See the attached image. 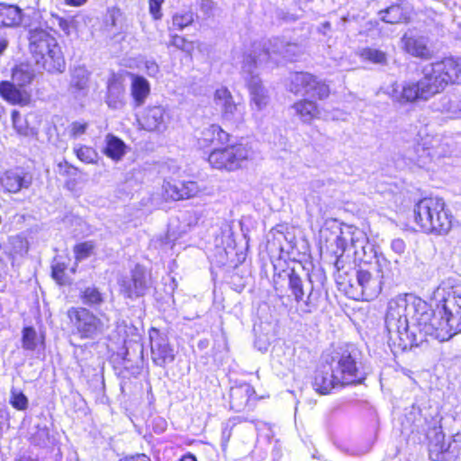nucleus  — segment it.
<instances>
[{
	"label": "nucleus",
	"mask_w": 461,
	"mask_h": 461,
	"mask_svg": "<svg viewBox=\"0 0 461 461\" xmlns=\"http://www.w3.org/2000/svg\"><path fill=\"white\" fill-rule=\"evenodd\" d=\"M215 104L221 109V116L230 122H237L242 119V112L226 87H221L214 93Z\"/></svg>",
	"instance_id": "15"
},
{
	"label": "nucleus",
	"mask_w": 461,
	"mask_h": 461,
	"mask_svg": "<svg viewBox=\"0 0 461 461\" xmlns=\"http://www.w3.org/2000/svg\"><path fill=\"white\" fill-rule=\"evenodd\" d=\"M368 241V238L363 230L347 226L341 229L339 235L335 240L338 248L335 253L340 252L342 255L346 249H353L356 258L358 254H361Z\"/></svg>",
	"instance_id": "12"
},
{
	"label": "nucleus",
	"mask_w": 461,
	"mask_h": 461,
	"mask_svg": "<svg viewBox=\"0 0 461 461\" xmlns=\"http://www.w3.org/2000/svg\"><path fill=\"white\" fill-rule=\"evenodd\" d=\"M106 104L113 110H120L125 104V90L122 82L113 77L108 81Z\"/></svg>",
	"instance_id": "20"
},
{
	"label": "nucleus",
	"mask_w": 461,
	"mask_h": 461,
	"mask_svg": "<svg viewBox=\"0 0 461 461\" xmlns=\"http://www.w3.org/2000/svg\"><path fill=\"white\" fill-rule=\"evenodd\" d=\"M141 127L149 131L166 130L168 116L162 106L148 107L138 120Z\"/></svg>",
	"instance_id": "16"
},
{
	"label": "nucleus",
	"mask_w": 461,
	"mask_h": 461,
	"mask_svg": "<svg viewBox=\"0 0 461 461\" xmlns=\"http://www.w3.org/2000/svg\"><path fill=\"white\" fill-rule=\"evenodd\" d=\"M16 461H38L37 459L32 458L29 456H22L20 458H18Z\"/></svg>",
	"instance_id": "59"
},
{
	"label": "nucleus",
	"mask_w": 461,
	"mask_h": 461,
	"mask_svg": "<svg viewBox=\"0 0 461 461\" xmlns=\"http://www.w3.org/2000/svg\"><path fill=\"white\" fill-rule=\"evenodd\" d=\"M414 221L422 231L438 236L447 235L453 227V215L442 198L425 197L413 209Z\"/></svg>",
	"instance_id": "5"
},
{
	"label": "nucleus",
	"mask_w": 461,
	"mask_h": 461,
	"mask_svg": "<svg viewBox=\"0 0 461 461\" xmlns=\"http://www.w3.org/2000/svg\"><path fill=\"white\" fill-rule=\"evenodd\" d=\"M5 113L4 107L0 104V118L2 117V114Z\"/></svg>",
	"instance_id": "61"
},
{
	"label": "nucleus",
	"mask_w": 461,
	"mask_h": 461,
	"mask_svg": "<svg viewBox=\"0 0 461 461\" xmlns=\"http://www.w3.org/2000/svg\"><path fill=\"white\" fill-rule=\"evenodd\" d=\"M424 145L429 147L433 158L448 156L452 152L450 140L442 135L423 137Z\"/></svg>",
	"instance_id": "22"
},
{
	"label": "nucleus",
	"mask_w": 461,
	"mask_h": 461,
	"mask_svg": "<svg viewBox=\"0 0 461 461\" xmlns=\"http://www.w3.org/2000/svg\"><path fill=\"white\" fill-rule=\"evenodd\" d=\"M446 110H447V112H449V113H455L454 111H452V110H451V108H450V107H447V108H446Z\"/></svg>",
	"instance_id": "63"
},
{
	"label": "nucleus",
	"mask_w": 461,
	"mask_h": 461,
	"mask_svg": "<svg viewBox=\"0 0 461 461\" xmlns=\"http://www.w3.org/2000/svg\"><path fill=\"white\" fill-rule=\"evenodd\" d=\"M8 46V40L5 37H0V58L4 55Z\"/></svg>",
	"instance_id": "55"
},
{
	"label": "nucleus",
	"mask_w": 461,
	"mask_h": 461,
	"mask_svg": "<svg viewBox=\"0 0 461 461\" xmlns=\"http://www.w3.org/2000/svg\"><path fill=\"white\" fill-rule=\"evenodd\" d=\"M58 24L59 28L67 34L69 35L71 29L74 27V19H65L58 17Z\"/></svg>",
	"instance_id": "51"
},
{
	"label": "nucleus",
	"mask_w": 461,
	"mask_h": 461,
	"mask_svg": "<svg viewBox=\"0 0 461 461\" xmlns=\"http://www.w3.org/2000/svg\"><path fill=\"white\" fill-rule=\"evenodd\" d=\"M240 392H241L240 389H232L230 395H231V397H233L234 395H238Z\"/></svg>",
	"instance_id": "60"
},
{
	"label": "nucleus",
	"mask_w": 461,
	"mask_h": 461,
	"mask_svg": "<svg viewBox=\"0 0 461 461\" xmlns=\"http://www.w3.org/2000/svg\"><path fill=\"white\" fill-rule=\"evenodd\" d=\"M89 72L84 67H76L71 71L68 91L76 98L84 97L89 89Z\"/></svg>",
	"instance_id": "19"
},
{
	"label": "nucleus",
	"mask_w": 461,
	"mask_h": 461,
	"mask_svg": "<svg viewBox=\"0 0 461 461\" xmlns=\"http://www.w3.org/2000/svg\"><path fill=\"white\" fill-rule=\"evenodd\" d=\"M50 432L46 427H38L37 431L33 434V442L37 445H45L49 440Z\"/></svg>",
	"instance_id": "47"
},
{
	"label": "nucleus",
	"mask_w": 461,
	"mask_h": 461,
	"mask_svg": "<svg viewBox=\"0 0 461 461\" xmlns=\"http://www.w3.org/2000/svg\"><path fill=\"white\" fill-rule=\"evenodd\" d=\"M375 256V252L374 249V246L370 244L368 241L365 249L361 251V254H358L355 258L356 260H359L365 263L371 261V259Z\"/></svg>",
	"instance_id": "48"
},
{
	"label": "nucleus",
	"mask_w": 461,
	"mask_h": 461,
	"mask_svg": "<svg viewBox=\"0 0 461 461\" xmlns=\"http://www.w3.org/2000/svg\"><path fill=\"white\" fill-rule=\"evenodd\" d=\"M9 241L11 244L10 255L13 258H15L17 256L22 257L28 252V241L24 238L21 236H14L10 238Z\"/></svg>",
	"instance_id": "37"
},
{
	"label": "nucleus",
	"mask_w": 461,
	"mask_h": 461,
	"mask_svg": "<svg viewBox=\"0 0 461 461\" xmlns=\"http://www.w3.org/2000/svg\"><path fill=\"white\" fill-rule=\"evenodd\" d=\"M422 74V77L417 82L392 84L386 94L393 103L401 105L429 100L448 85L461 84V58H446L429 64L424 67Z\"/></svg>",
	"instance_id": "2"
},
{
	"label": "nucleus",
	"mask_w": 461,
	"mask_h": 461,
	"mask_svg": "<svg viewBox=\"0 0 461 461\" xmlns=\"http://www.w3.org/2000/svg\"><path fill=\"white\" fill-rule=\"evenodd\" d=\"M65 3L70 6H81L85 5L88 0H64Z\"/></svg>",
	"instance_id": "56"
},
{
	"label": "nucleus",
	"mask_w": 461,
	"mask_h": 461,
	"mask_svg": "<svg viewBox=\"0 0 461 461\" xmlns=\"http://www.w3.org/2000/svg\"><path fill=\"white\" fill-rule=\"evenodd\" d=\"M405 247V242L401 239H394L391 243L392 249L399 255L404 252Z\"/></svg>",
	"instance_id": "52"
},
{
	"label": "nucleus",
	"mask_w": 461,
	"mask_h": 461,
	"mask_svg": "<svg viewBox=\"0 0 461 461\" xmlns=\"http://www.w3.org/2000/svg\"><path fill=\"white\" fill-rule=\"evenodd\" d=\"M402 42L405 51L411 56L421 59H429L431 57L426 38L421 36H404Z\"/></svg>",
	"instance_id": "23"
},
{
	"label": "nucleus",
	"mask_w": 461,
	"mask_h": 461,
	"mask_svg": "<svg viewBox=\"0 0 461 461\" xmlns=\"http://www.w3.org/2000/svg\"><path fill=\"white\" fill-rule=\"evenodd\" d=\"M288 285L297 303L299 311L308 314L317 310L321 294L313 289L310 278L305 283L294 270H291L288 274Z\"/></svg>",
	"instance_id": "9"
},
{
	"label": "nucleus",
	"mask_w": 461,
	"mask_h": 461,
	"mask_svg": "<svg viewBox=\"0 0 461 461\" xmlns=\"http://www.w3.org/2000/svg\"><path fill=\"white\" fill-rule=\"evenodd\" d=\"M405 157L420 167H424L433 159L429 147L424 145L423 137L420 142L406 150Z\"/></svg>",
	"instance_id": "24"
},
{
	"label": "nucleus",
	"mask_w": 461,
	"mask_h": 461,
	"mask_svg": "<svg viewBox=\"0 0 461 461\" xmlns=\"http://www.w3.org/2000/svg\"><path fill=\"white\" fill-rule=\"evenodd\" d=\"M184 216L185 217H189V218L193 219V223L190 222V223H188L189 225H191V224L194 225V224L197 223V218L195 217L194 214L188 212V213H185Z\"/></svg>",
	"instance_id": "58"
},
{
	"label": "nucleus",
	"mask_w": 461,
	"mask_h": 461,
	"mask_svg": "<svg viewBox=\"0 0 461 461\" xmlns=\"http://www.w3.org/2000/svg\"><path fill=\"white\" fill-rule=\"evenodd\" d=\"M283 47L278 39L267 42H255L251 50L243 55L241 75L249 89L252 110L262 111L269 103L268 91L258 74V65L270 59L272 53L283 54Z\"/></svg>",
	"instance_id": "3"
},
{
	"label": "nucleus",
	"mask_w": 461,
	"mask_h": 461,
	"mask_svg": "<svg viewBox=\"0 0 461 461\" xmlns=\"http://www.w3.org/2000/svg\"><path fill=\"white\" fill-rule=\"evenodd\" d=\"M358 56L364 61L376 65H386L388 62L387 54L380 50L366 47L359 50Z\"/></svg>",
	"instance_id": "32"
},
{
	"label": "nucleus",
	"mask_w": 461,
	"mask_h": 461,
	"mask_svg": "<svg viewBox=\"0 0 461 461\" xmlns=\"http://www.w3.org/2000/svg\"><path fill=\"white\" fill-rule=\"evenodd\" d=\"M181 189L183 199L192 198L200 192L197 183L194 181L181 182Z\"/></svg>",
	"instance_id": "46"
},
{
	"label": "nucleus",
	"mask_w": 461,
	"mask_h": 461,
	"mask_svg": "<svg viewBox=\"0 0 461 461\" xmlns=\"http://www.w3.org/2000/svg\"><path fill=\"white\" fill-rule=\"evenodd\" d=\"M95 245L92 241H86L75 246L74 253L76 259L81 261L90 257L94 251Z\"/></svg>",
	"instance_id": "41"
},
{
	"label": "nucleus",
	"mask_w": 461,
	"mask_h": 461,
	"mask_svg": "<svg viewBox=\"0 0 461 461\" xmlns=\"http://www.w3.org/2000/svg\"><path fill=\"white\" fill-rule=\"evenodd\" d=\"M35 72L33 68L27 63H21L12 70V81L20 87H24L33 81Z\"/></svg>",
	"instance_id": "28"
},
{
	"label": "nucleus",
	"mask_w": 461,
	"mask_h": 461,
	"mask_svg": "<svg viewBox=\"0 0 461 461\" xmlns=\"http://www.w3.org/2000/svg\"><path fill=\"white\" fill-rule=\"evenodd\" d=\"M0 95L8 103L21 106L30 104L32 101L31 92L11 81L0 82Z\"/></svg>",
	"instance_id": "17"
},
{
	"label": "nucleus",
	"mask_w": 461,
	"mask_h": 461,
	"mask_svg": "<svg viewBox=\"0 0 461 461\" xmlns=\"http://www.w3.org/2000/svg\"><path fill=\"white\" fill-rule=\"evenodd\" d=\"M164 195L166 199L174 201L183 200L181 182L170 183L167 182L163 185Z\"/></svg>",
	"instance_id": "40"
},
{
	"label": "nucleus",
	"mask_w": 461,
	"mask_h": 461,
	"mask_svg": "<svg viewBox=\"0 0 461 461\" xmlns=\"http://www.w3.org/2000/svg\"><path fill=\"white\" fill-rule=\"evenodd\" d=\"M32 183V175L19 170H8L0 178V187L2 186L9 193H18L23 188L27 189Z\"/></svg>",
	"instance_id": "18"
},
{
	"label": "nucleus",
	"mask_w": 461,
	"mask_h": 461,
	"mask_svg": "<svg viewBox=\"0 0 461 461\" xmlns=\"http://www.w3.org/2000/svg\"><path fill=\"white\" fill-rule=\"evenodd\" d=\"M229 140V134L224 131L219 125L212 124L202 131L200 141L203 145H210L214 143H225Z\"/></svg>",
	"instance_id": "30"
},
{
	"label": "nucleus",
	"mask_w": 461,
	"mask_h": 461,
	"mask_svg": "<svg viewBox=\"0 0 461 461\" xmlns=\"http://www.w3.org/2000/svg\"><path fill=\"white\" fill-rule=\"evenodd\" d=\"M104 154L114 161H119L125 154V144L119 138L108 134L105 139Z\"/></svg>",
	"instance_id": "31"
},
{
	"label": "nucleus",
	"mask_w": 461,
	"mask_h": 461,
	"mask_svg": "<svg viewBox=\"0 0 461 461\" xmlns=\"http://www.w3.org/2000/svg\"><path fill=\"white\" fill-rule=\"evenodd\" d=\"M292 109L300 120L304 123H310L312 120L318 118L320 114L317 104L310 100L303 99L294 103Z\"/></svg>",
	"instance_id": "26"
},
{
	"label": "nucleus",
	"mask_w": 461,
	"mask_h": 461,
	"mask_svg": "<svg viewBox=\"0 0 461 461\" xmlns=\"http://www.w3.org/2000/svg\"><path fill=\"white\" fill-rule=\"evenodd\" d=\"M445 291V288L444 287H438V294H440V291Z\"/></svg>",
	"instance_id": "62"
},
{
	"label": "nucleus",
	"mask_w": 461,
	"mask_h": 461,
	"mask_svg": "<svg viewBox=\"0 0 461 461\" xmlns=\"http://www.w3.org/2000/svg\"><path fill=\"white\" fill-rule=\"evenodd\" d=\"M405 420L410 427L416 429L422 428L426 424V419L423 418L420 408L414 404L405 413Z\"/></svg>",
	"instance_id": "35"
},
{
	"label": "nucleus",
	"mask_w": 461,
	"mask_h": 461,
	"mask_svg": "<svg viewBox=\"0 0 461 461\" xmlns=\"http://www.w3.org/2000/svg\"><path fill=\"white\" fill-rule=\"evenodd\" d=\"M29 49L36 64L49 73H62L66 62L56 39L42 29L30 32Z\"/></svg>",
	"instance_id": "6"
},
{
	"label": "nucleus",
	"mask_w": 461,
	"mask_h": 461,
	"mask_svg": "<svg viewBox=\"0 0 461 461\" xmlns=\"http://www.w3.org/2000/svg\"><path fill=\"white\" fill-rule=\"evenodd\" d=\"M151 359L155 365L165 366L175 359V353L169 345L167 339L159 334L158 330L153 329L149 334Z\"/></svg>",
	"instance_id": "14"
},
{
	"label": "nucleus",
	"mask_w": 461,
	"mask_h": 461,
	"mask_svg": "<svg viewBox=\"0 0 461 461\" xmlns=\"http://www.w3.org/2000/svg\"><path fill=\"white\" fill-rule=\"evenodd\" d=\"M146 69L149 76H156L159 71L158 66L153 61H148L146 63Z\"/></svg>",
	"instance_id": "53"
},
{
	"label": "nucleus",
	"mask_w": 461,
	"mask_h": 461,
	"mask_svg": "<svg viewBox=\"0 0 461 461\" xmlns=\"http://www.w3.org/2000/svg\"><path fill=\"white\" fill-rule=\"evenodd\" d=\"M82 303L89 307H97L104 303V296L98 288L89 286L80 292Z\"/></svg>",
	"instance_id": "33"
},
{
	"label": "nucleus",
	"mask_w": 461,
	"mask_h": 461,
	"mask_svg": "<svg viewBox=\"0 0 461 461\" xmlns=\"http://www.w3.org/2000/svg\"><path fill=\"white\" fill-rule=\"evenodd\" d=\"M23 21L22 10L16 6L0 4V27H14Z\"/></svg>",
	"instance_id": "27"
},
{
	"label": "nucleus",
	"mask_w": 461,
	"mask_h": 461,
	"mask_svg": "<svg viewBox=\"0 0 461 461\" xmlns=\"http://www.w3.org/2000/svg\"><path fill=\"white\" fill-rule=\"evenodd\" d=\"M87 128L86 123H81L75 122L71 124L70 127V136L74 139H77L78 136L84 134Z\"/></svg>",
	"instance_id": "50"
},
{
	"label": "nucleus",
	"mask_w": 461,
	"mask_h": 461,
	"mask_svg": "<svg viewBox=\"0 0 461 461\" xmlns=\"http://www.w3.org/2000/svg\"><path fill=\"white\" fill-rule=\"evenodd\" d=\"M72 333L81 339H94L104 333L107 325L94 312L85 307H71L67 312Z\"/></svg>",
	"instance_id": "7"
},
{
	"label": "nucleus",
	"mask_w": 461,
	"mask_h": 461,
	"mask_svg": "<svg viewBox=\"0 0 461 461\" xmlns=\"http://www.w3.org/2000/svg\"><path fill=\"white\" fill-rule=\"evenodd\" d=\"M43 342V339L39 337L36 330L32 327H25L23 330L22 347L25 350L33 351L40 343Z\"/></svg>",
	"instance_id": "34"
},
{
	"label": "nucleus",
	"mask_w": 461,
	"mask_h": 461,
	"mask_svg": "<svg viewBox=\"0 0 461 461\" xmlns=\"http://www.w3.org/2000/svg\"><path fill=\"white\" fill-rule=\"evenodd\" d=\"M164 0H149V8L150 14L154 17V19H160L162 14L160 12V6Z\"/></svg>",
	"instance_id": "49"
},
{
	"label": "nucleus",
	"mask_w": 461,
	"mask_h": 461,
	"mask_svg": "<svg viewBox=\"0 0 461 461\" xmlns=\"http://www.w3.org/2000/svg\"><path fill=\"white\" fill-rule=\"evenodd\" d=\"M312 385L316 392L326 394L336 385H340V383L335 379L334 372L331 369V374L325 371H317Z\"/></svg>",
	"instance_id": "29"
},
{
	"label": "nucleus",
	"mask_w": 461,
	"mask_h": 461,
	"mask_svg": "<svg viewBox=\"0 0 461 461\" xmlns=\"http://www.w3.org/2000/svg\"><path fill=\"white\" fill-rule=\"evenodd\" d=\"M167 46H173L182 51L191 53L194 50L193 42L188 41L185 38L174 34L170 36Z\"/></svg>",
	"instance_id": "42"
},
{
	"label": "nucleus",
	"mask_w": 461,
	"mask_h": 461,
	"mask_svg": "<svg viewBox=\"0 0 461 461\" xmlns=\"http://www.w3.org/2000/svg\"><path fill=\"white\" fill-rule=\"evenodd\" d=\"M431 310L428 304L412 294L398 295L388 303L385 328L388 342L400 350L418 346L433 328L427 325Z\"/></svg>",
	"instance_id": "1"
},
{
	"label": "nucleus",
	"mask_w": 461,
	"mask_h": 461,
	"mask_svg": "<svg viewBox=\"0 0 461 461\" xmlns=\"http://www.w3.org/2000/svg\"><path fill=\"white\" fill-rule=\"evenodd\" d=\"M381 19L388 23H399L405 18L402 10L399 5H391L386 9L379 12Z\"/></svg>",
	"instance_id": "36"
},
{
	"label": "nucleus",
	"mask_w": 461,
	"mask_h": 461,
	"mask_svg": "<svg viewBox=\"0 0 461 461\" xmlns=\"http://www.w3.org/2000/svg\"><path fill=\"white\" fill-rule=\"evenodd\" d=\"M120 461H150V459L146 455L140 454L135 456L126 457L125 459H122Z\"/></svg>",
	"instance_id": "54"
},
{
	"label": "nucleus",
	"mask_w": 461,
	"mask_h": 461,
	"mask_svg": "<svg viewBox=\"0 0 461 461\" xmlns=\"http://www.w3.org/2000/svg\"><path fill=\"white\" fill-rule=\"evenodd\" d=\"M315 76L307 72H296L291 76L289 90L296 95L312 93Z\"/></svg>",
	"instance_id": "25"
},
{
	"label": "nucleus",
	"mask_w": 461,
	"mask_h": 461,
	"mask_svg": "<svg viewBox=\"0 0 461 461\" xmlns=\"http://www.w3.org/2000/svg\"><path fill=\"white\" fill-rule=\"evenodd\" d=\"M429 456L433 461H456V456L450 453L448 449H444L443 446L440 447L435 446L430 448Z\"/></svg>",
	"instance_id": "43"
},
{
	"label": "nucleus",
	"mask_w": 461,
	"mask_h": 461,
	"mask_svg": "<svg viewBox=\"0 0 461 461\" xmlns=\"http://www.w3.org/2000/svg\"><path fill=\"white\" fill-rule=\"evenodd\" d=\"M120 292L127 298L133 299L143 296L150 286L149 276L145 268L135 266L130 276L119 280Z\"/></svg>",
	"instance_id": "11"
},
{
	"label": "nucleus",
	"mask_w": 461,
	"mask_h": 461,
	"mask_svg": "<svg viewBox=\"0 0 461 461\" xmlns=\"http://www.w3.org/2000/svg\"><path fill=\"white\" fill-rule=\"evenodd\" d=\"M253 151L246 145L237 144L213 149L209 157L210 165L219 170L234 171L252 158Z\"/></svg>",
	"instance_id": "8"
},
{
	"label": "nucleus",
	"mask_w": 461,
	"mask_h": 461,
	"mask_svg": "<svg viewBox=\"0 0 461 461\" xmlns=\"http://www.w3.org/2000/svg\"><path fill=\"white\" fill-rule=\"evenodd\" d=\"M179 461H197L194 456L188 454L184 456Z\"/></svg>",
	"instance_id": "57"
},
{
	"label": "nucleus",
	"mask_w": 461,
	"mask_h": 461,
	"mask_svg": "<svg viewBox=\"0 0 461 461\" xmlns=\"http://www.w3.org/2000/svg\"><path fill=\"white\" fill-rule=\"evenodd\" d=\"M377 266L368 269L360 268L356 273V281L363 300L370 301L377 297L382 291V279L384 274L382 270L383 266L386 265V260L377 259Z\"/></svg>",
	"instance_id": "10"
},
{
	"label": "nucleus",
	"mask_w": 461,
	"mask_h": 461,
	"mask_svg": "<svg viewBox=\"0 0 461 461\" xmlns=\"http://www.w3.org/2000/svg\"><path fill=\"white\" fill-rule=\"evenodd\" d=\"M330 95V87L324 82L319 80L316 77H314V83L312 85V93L310 94L312 96H316L319 99L327 98Z\"/></svg>",
	"instance_id": "45"
},
{
	"label": "nucleus",
	"mask_w": 461,
	"mask_h": 461,
	"mask_svg": "<svg viewBox=\"0 0 461 461\" xmlns=\"http://www.w3.org/2000/svg\"><path fill=\"white\" fill-rule=\"evenodd\" d=\"M131 77V95L133 100L135 107H140L144 104L147 97L150 94V86L149 81L139 75L130 74Z\"/></svg>",
	"instance_id": "21"
},
{
	"label": "nucleus",
	"mask_w": 461,
	"mask_h": 461,
	"mask_svg": "<svg viewBox=\"0 0 461 461\" xmlns=\"http://www.w3.org/2000/svg\"><path fill=\"white\" fill-rule=\"evenodd\" d=\"M447 295L442 294L438 312L431 311L430 320L427 322L433 328L427 336L446 341L461 332V286L449 288Z\"/></svg>",
	"instance_id": "4"
},
{
	"label": "nucleus",
	"mask_w": 461,
	"mask_h": 461,
	"mask_svg": "<svg viewBox=\"0 0 461 461\" xmlns=\"http://www.w3.org/2000/svg\"><path fill=\"white\" fill-rule=\"evenodd\" d=\"M194 14L191 11L184 13H176L172 18V25L175 29L182 31L188 25L192 24Z\"/></svg>",
	"instance_id": "38"
},
{
	"label": "nucleus",
	"mask_w": 461,
	"mask_h": 461,
	"mask_svg": "<svg viewBox=\"0 0 461 461\" xmlns=\"http://www.w3.org/2000/svg\"><path fill=\"white\" fill-rule=\"evenodd\" d=\"M53 276L57 277V270L55 268L53 269Z\"/></svg>",
	"instance_id": "64"
},
{
	"label": "nucleus",
	"mask_w": 461,
	"mask_h": 461,
	"mask_svg": "<svg viewBox=\"0 0 461 461\" xmlns=\"http://www.w3.org/2000/svg\"><path fill=\"white\" fill-rule=\"evenodd\" d=\"M10 403L17 410H25L28 406V399L22 392L13 388L11 390Z\"/></svg>",
	"instance_id": "44"
},
{
	"label": "nucleus",
	"mask_w": 461,
	"mask_h": 461,
	"mask_svg": "<svg viewBox=\"0 0 461 461\" xmlns=\"http://www.w3.org/2000/svg\"><path fill=\"white\" fill-rule=\"evenodd\" d=\"M75 153L77 157L84 163L95 164L97 161L98 154L94 149L90 147L80 146L76 148Z\"/></svg>",
	"instance_id": "39"
},
{
	"label": "nucleus",
	"mask_w": 461,
	"mask_h": 461,
	"mask_svg": "<svg viewBox=\"0 0 461 461\" xmlns=\"http://www.w3.org/2000/svg\"><path fill=\"white\" fill-rule=\"evenodd\" d=\"M332 370L340 385L360 383L364 379L357 367L355 358L348 352L341 354Z\"/></svg>",
	"instance_id": "13"
}]
</instances>
